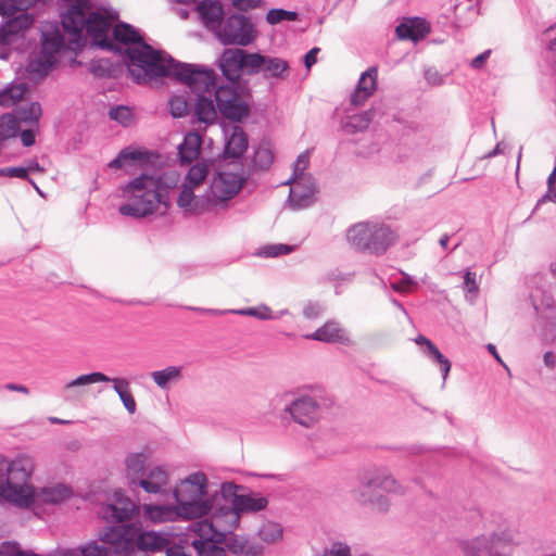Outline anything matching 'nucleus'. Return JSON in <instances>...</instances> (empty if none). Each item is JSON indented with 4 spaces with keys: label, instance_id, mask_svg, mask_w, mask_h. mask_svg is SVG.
<instances>
[{
    "label": "nucleus",
    "instance_id": "obj_23",
    "mask_svg": "<svg viewBox=\"0 0 556 556\" xmlns=\"http://www.w3.org/2000/svg\"><path fill=\"white\" fill-rule=\"evenodd\" d=\"M144 519L153 523L189 521L176 504H146L142 506Z\"/></svg>",
    "mask_w": 556,
    "mask_h": 556
},
{
    "label": "nucleus",
    "instance_id": "obj_33",
    "mask_svg": "<svg viewBox=\"0 0 556 556\" xmlns=\"http://www.w3.org/2000/svg\"><path fill=\"white\" fill-rule=\"evenodd\" d=\"M108 382L112 383L113 390L118 395L128 414L134 415L137 410V403L130 390V382L126 378L114 377Z\"/></svg>",
    "mask_w": 556,
    "mask_h": 556
},
{
    "label": "nucleus",
    "instance_id": "obj_42",
    "mask_svg": "<svg viewBox=\"0 0 556 556\" xmlns=\"http://www.w3.org/2000/svg\"><path fill=\"white\" fill-rule=\"evenodd\" d=\"M20 119L12 114L0 117V140L15 137L20 131Z\"/></svg>",
    "mask_w": 556,
    "mask_h": 556
},
{
    "label": "nucleus",
    "instance_id": "obj_58",
    "mask_svg": "<svg viewBox=\"0 0 556 556\" xmlns=\"http://www.w3.org/2000/svg\"><path fill=\"white\" fill-rule=\"evenodd\" d=\"M231 4L240 11H249L261 7L262 0H231Z\"/></svg>",
    "mask_w": 556,
    "mask_h": 556
},
{
    "label": "nucleus",
    "instance_id": "obj_28",
    "mask_svg": "<svg viewBox=\"0 0 556 556\" xmlns=\"http://www.w3.org/2000/svg\"><path fill=\"white\" fill-rule=\"evenodd\" d=\"M195 9L204 26L216 33L224 18L222 3L215 0H204L200 2Z\"/></svg>",
    "mask_w": 556,
    "mask_h": 556
},
{
    "label": "nucleus",
    "instance_id": "obj_11",
    "mask_svg": "<svg viewBox=\"0 0 556 556\" xmlns=\"http://www.w3.org/2000/svg\"><path fill=\"white\" fill-rule=\"evenodd\" d=\"M518 543L510 531L492 532L478 535L465 545L466 556H509L505 548Z\"/></svg>",
    "mask_w": 556,
    "mask_h": 556
},
{
    "label": "nucleus",
    "instance_id": "obj_64",
    "mask_svg": "<svg viewBox=\"0 0 556 556\" xmlns=\"http://www.w3.org/2000/svg\"><path fill=\"white\" fill-rule=\"evenodd\" d=\"M21 140L25 147H30L35 143V132L31 129H26L21 132Z\"/></svg>",
    "mask_w": 556,
    "mask_h": 556
},
{
    "label": "nucleus",
    "instance_id": "obj_62",
    "mask_svg": "<svg viewBox=\"0 0 556 556\" xmlns=\"http://www.w3.org/2000/svg\"><path fill=\"white\" fill-rule=\"evenodd\" d=\"M546 201L556 203V184L547 185V192L541 198L538 204Z\"/></svg>",
    "mask_w": 556,
    "mask_h": 556
},
{
    "label": "nucleus",
    "instance_id": "obj_50",
    "mask_svg": "<svg viewBox=\"0 0 556 556\" xmlns=\"http://www.w3.org/2000/svg\"><path fill=\"white\" fill-rule=\"evenodd\" d=\"M292 251L293 248L291 245L277 243L262 247L258 251V255L264 257H277L289 254Z\"/></svg>",
    "mask_w": 556,
    "mask_h": 556
},
{
    "label": "nucleus",
    "instance_id": "obj_31",
    "mask_svg": "<svg viewBox=\"0 0 556 556\" xmlns=\"http://www.w3.org/2000/svg\"><path fill=\"white\" fill-rule=\"evenodd\" d=\"M151 379L161 390H169L182 379L181 366H167L151 372Z\"/></svg>",
    "mask_w": 556,
    "mask_h": 556
},
{
    "label": "nucleus",
    "instance_id": "obj_38",
    "mask_svg": "<svg viewBox=\"0 0 556 556\" xmlns=\"http://www.w3.org/2000/svg\"><path fill=\"white\" fill-rule=\"evenodd\" d=\"M374 118V111L369 110L359 114L349 116L343 123V129L348 134H355L365 130Z\"/></svg>",
    "mask_w": 556,
    "mask_h": 556
},
{
    "label": "nucleus",
    "instance_id": "obj_10",
    "mask_svg": "<svg viewBox=\"0 0 556 556\" xmlns=\"http://www.w3.org/2000/svg\"><path fill=\"white\" fill-rule=\"evenodd\" d=\"M38 0H0V15L7 22L0 26V46L11 45L20 33L30 27L34 16L27 12Z\"/></svg>",
    "mask_w": 556,
    "mask_h": 556
},
{
    "label": "nucleus",
    "instance_id": "obj_43",
    "mask_svg": "<svg viewBox=\"0 0 556 556\" xmlns=\"http://www.w3.org/2000/svg\"><path fill=\"white\" fill-rule=\"evenodd\" d=\"M231 314L241 315V316H252L260 320H271L274 317V312L271 308L265 304H261L254 307H245L239 309H231Z\"/></svg>",
    "mask_w": 556,
    "mask_h": 556
},
{
    "label": "nucleus",
    "instance_id": "obj_36",
    "mask_svg": "<svg viewBox=\"0 0 556 556\" xmlns=\"http://www.w3.org/2000/svg\"><path fill=\"white\" fill-rule=\"evenodd\" d=\"M229 551L237 556H263V546L240 536H233L227 544Z\"/></svg>",
    "mask_w": 556,
    "mask_h": 556
},
{
    "label": "nucleus",
    "instance_id": "obj_2",
    "mask_svg": "<svg viewBox=\"0 0 556 556\" xmlns=\"http://www.w3.org/2000/svg\"><path fill=\"white\" fill-rule=\"evenodd\" d=\"M35 458L18 453L13 458L0 456V497L21 508L39 504H60L73 494L70 486L55 483L37 490L31 483Z\"/></svg>",
    "mask_w": 556,
    "mask_h": 556
},
{
    "label": "nucleus",
    "instance_id": "obj_54",
    "mask_svg": "<svg viewBox=\"0 0 556 556\" xmlns=\"http://www.w3.org/2000/svg\"><path fill=\"white\" fill-rule=\"evenodd\" d=\"M325 307L319 302H307L303 307V316L306 319H316L323 315Z\"/></svg>",
    "mask_w": 556,
    "mask_h": 556
},
{
    "label": "nucleus",
    "instance_id": "obj_16",
    "mask_svg": "<svg viewBox=\"0 0 556 556\" xmlns=\"http://www.w3.org/2000/svg\"><path fill=\"white\" fill-rule=\"evenodd\" d=\"M253 53L239 48L224 50L218 60L223 75L231 83H236L242 75L250 76V62Z\"/></svg>",
    "mask_w": 556,
    "mask_h": 556
},
{
    "label": "nucleus",
    "instance_id": "obj_57",
    "mask_svg": "<svg viewBox=\"0 0 556 556\" xmlns=\"http://www.w3.org/2000/svg\"><path fill=\"white\" fill-rule=\"evenodd\" d=\"M0 176L26 179L28 169L26 167H4L0 168Z\"/></svg>",
    "mask_w": 556,
    "mask_h": 556
},
{
    "label": "nucleus",
    "instance_id": "obj_35",
    "mask_svg": "<svg viewBox=\"0 0 556 556\" xmlns=\"http://www.w3.org/2000/svg\"><path fill=\"white\" fill-rule=\"evenodd\" d=\"M202 146L201 136L198 132H188L182 143L179 144V155L182 162L190 163L198 157Z\"/></svg>",
    "mask_w": 556,
    "mask_h": 556
},
{
    "label": "nucleus",
    "instance_id": "obj_20",
    "mask_svg": "<svg viewBox=\"0 0 556 556\" xmlns=\"http://www.w3.org/2000/svg\"><path fill=\"white\" fill-rule=\"evenodd\" d=\"M197 190L180 184L176 200L178 207L188 215H201L205 212H213L207 192L203 195H197Z\"/></svg>",
    "mask_w": 556,
    "mask_h": 556
},
{
    "label": "nucleus",
    "instance_id": "obj_18",
    "mask_svg": "<svg viewBox=\"0 0 556 556\" xmlns=\"http://www.w3.org/2000/svg\"><path fill=\"white\" fill-rule=\"evenodd\" d=\"M137 505L122 490H116L109 503L100 508V516L109 522L129 520L137 511Z\"/></svg>",
    "mask_w": 556,
    "mask_h": 556
},
{
    "label": "nucleus",
    "instance_id": "obj_46",
    "mask_svg": "<svg viewBox=\"0 0 556 556\" xmlns=\"http://www.w3.org/2000/svg\"><path fill=\"white\" fill-rule=\"evenodd\" d=\"M41 115V108L39 103L33 102L25 108H20L16 112V116L20 122L26 124H36Z\"/></svg>",
    "mask_w": 556,
    "mask_h": 556
},
{
    "label": "nucleus",
    "instance_id": "obj_26",
    "mask_svg": "<svg viewBox=\"0 0 556 556\" xmlns=\"http://www.w3.org/2000/svg\"><path fill=\"white\" fill-rule=\"evenodd\" d=\"M150 458V453L147 451L141 452H130L126 455L124 460L125 467V478L128 481L129 486H132L138 482L140 478H142L143 473L147 471L148 460Z\"/></svg>",
    "mask_w": 556,
    "mask_h": 556
},
{
    "label": "nucleus",
    "instance_id": "obj_52",
    "mask_svg": "<svg viewBox=\"0 0 556 556\" xmlns=\"http://www.w3.org/2000/svg\"><path fill=\"white\" fill-rule=\"evenodd\" d=\"M109 116L123 125H128L132 118V113L127 106H115L110 109Z\"/></svg>",
    "mask_w": 556,
    "mask_h": 556
},
{
    "label": "nucleus",
    "instance_id": "obj_45",
    "mask_svg": "<svg viewBox=\"0 0 556 556\" xmlns=\"http://www.w3.org/2000/svg\"><path fill=\"white\" fill-rule=\"evenodd\" d=\"M425 354L435 364L440 366V370L442 372L443 384L450 374L451 370V362L440 352V350L433 344L430 345L428 351H425Z\"/></svg>",
    "mask_w": 556,
    "mask_h": 556
},
{
    "label": "nucleus",
    "instance_id": "obj_34",
    "mask_svg": "<svg viewBox=\"0 0 556 556\" xmlns=\"http://www.w3.org/2000/svg\"><path fill=\"white\" fill-rule=\"evenodd\" d=\"M150 160L148 151L127 147L123 149L118 155L109 163L111 168H122L127 164L147 163Z\"/></svg>",
    "mask_w": 556,
    "mask_h": 556
},
{
    "label": "nucleus",
    "instance_id": "obj_59",
    "mask_svg": "<svg viewBox=\"0 0 556 556\" xmlns=\"http://www.w3.org/2000/svg\"><path fill=\"white\" fill-rule=\"evenodd\" d=\"M117 556H147L146 552L138 549L137 545H132L131 548H119L117 545H112Z\"/></svg>",
    "mask_w": 556,
    "mask_h": 556
},
{
    "label": "nucleus",
    "instance_id": "obj_29",
    "mask_svg": "<svg viewBox=\"0 0 556 556\" xmlns=\"http://www.w3.org/2000/svg\"><path fill=\"white\" fill-rule=\"evenodd\" d=\"M396 35L400 39L419 41L430 33V26L421 17L405 18L396 26Z\"/></svg>",
    "mask_w": 556,
    "mask_h": 556
},
{
    "label": "nucleus",
    "instance_id": "obj_27",
    "mask_svg": "<svg viewBox=\"0 0 556 556\" xmlns=\"http://www.w3.org/2000/svg\"><path fill=\"white\" fill-rule=\"evenodd\" d=\"M304 338L325 343H348L350 341L345 329L336 320H328L313 333L305 334Z\"/></svg>",
    "mask_w": 556,
    "mask_h": 556
},
{
    "label": "nucleus",
    "instance_id": "obj_13",
    "mask_svg": "<svg viewBox=\"0 0 556 556\" xmlns=\"http://www.w3.org/2000/svg\"><path fill=\"white\" fill-rule=\"evenodd\" d=\"M40 54L31 59L27 70L42 77L56 64L58 54L64 48L63 37L58 27L51 31H42Z\"/></svg>",
    "mask_w": 556,
    "mask_h": 556
},
{
    "label": "nucleus",
    "instance_id": "obj_5",
    "mask_svg": "<svg viewBox=\"0 0 556 556\" xmlns=\"http://www.w3.org/2000/svg\"><path fill=\"white\" fill-rule=\"evenodd\" d=\"M173 497L187 519L206 517L214 508L215 495H208V478L195 471L180 479L173 489Z\"/></svg>",
    "mask_w": 556,
    "mask_h": 556
},
{
    "label": "nucleus",
    "instance_id": "obj_24",
    "mask_svg": "<svg viewBox=\"0 0 556 556\" xmlns=\"http://www.w3.org/2000/svg\"><path fill=\"white\" fill-rule=\"evenodd\" d=\"M225 136V155L228 157H240L248 149V137L241 126L236 124L226 125L223 128Z\"/></svg>",
    "mask_w": 556,
    "mask_h": 556
},
{
    "label": "nucleus",
    "instance_id": "obj_44",
    "mask_svg": "<svg viewBox=\"0 0 556 556\" xmlns=\"http://www.w3.org/2000/svg\"><path fill=\"white\" fill-rule=\"evenodd\" d=\"M273 161L271 149L267 144H262L255 150L252 164L254 168L263 170L269 168Z\"/></svg>",
    "mask_w": 556,
    "mask_h": 556
},
{
    "label": "nucleus",
    "instance_id": "obj_61",
    "mask_svg": "<svg viewBox=\"0 0 556 556\" xmlns=\"http://www.w3.org/2000/svg\"><path fill=\"white\" fill-rule=\"evenodd\" d=\"M490 54H491V50H485L482 53H480L479 55H477L475 59L471 60V63H470L471 67L475 70L482 68V66L484 65L486 60L490 58Z\"/></svg>",
    "mask_w": 556,
    "mask_h": 556
},
{
    "label": "nucleus",
    "instance_id": "obj_40",
    "mask_svg": "<svg viewBox=\"0 0 556 556\" xmlns=\"http://www.w3.org/2000/svg\"><path fill=\"white\" fill-rule=\"evenodd\" d=\"M27 87L24 83L13 84L0 91V104L3 106L14 105L25 94Z\"/></svg>",
    "mask_w": 556,
    "mask_h": 556
},
{
    "label": "nucleus",
    "instance_id": "obj_55",
    "mask_svg": "<svg viewBox=\"0 0 556 556\" xmlns=\"http://www.w3.org/2000/svg\"><path fill=\"white\" fill-rule=\"evenodd\" d=\"M323 556H351V549L345 543L334 542L324 552Z\"/></svg>",
    "mask_w": 556,
    "mask_h": 556
},
{
    "label": "nucleus",
    "instance_id": "obj_53",
    "mask_svg": "<svg viewBox=\"0 0 556 556\" xmlns=\"http://www.w3.org/2000/svg\"><path fill=\"white\" fill-rule=\"evenodd\" d=\"M417 286V282L407 274L402 273V279L400 281L391 282V288L400 293H407Z\"/></svg>",
    "mask_w": 556,
    "mask_h": 556
},
{
    "label": "nucleus",
    "instance_id": "obj_1",
    "mask_svg": "<svg viewBox=\"0 0 556 556\" xmlns=\"http://www.w3.org/2000/svg\"><path fill=\"white\" fill-rule=\"evenodd\" d=\"M116 41L128 45L127 66L130 76L138 84L160 77H175L187 85L198 96L210 92L215 87V73L203 66L176 62L168 54L154 50L142 41L137 29L126 23L113 29Z\"/></svg>",
    "mask_w": 556,
    "mask_h": 556
},
{
    "label": "nucleus",
    "instance_id": "obj_4",
    "mask_svg": "<svg viewBox=\"0 0 556 556\" xmlns=\"http://www.w3.org/2000/svg\"><path fill=\"white\" fill-rule=\"evenodd\" d=\"M207 516L210 519L191 525L190 531L195 535L192 546L199 556H227L220 544L238 528L240 516L232 506H217L215 502Z\"/></svg>",
    "mask_w": 556,
    "mask_h": 556
},
{
    "label": "nucleus",
    "instance_id": "obj_49",
    "mask_svg": "<svg viewBox=\"0 0 556 556\" xmlns=\"http://www.w3.org/2000/svg\"><path fill=\"white\" fill-rule=\"evenodd\" d=\"M298 14L293 11H287L283 9H270L266 14V21L270 25H276L282 21H295Z\"/></svg>",
    "mask_w": 556,
    "mask_h": 556
},
{
    "label": "nucleus",
    "instance_id": "obj_15",
    "mask_svg": "<svg viewBox=\"0 0 556 556\" xmlns=\"http://www.w3.org/2000/svg\"><path fill=\"white\" fill-rule=\"evenodd\" d=\"M291 418L299 425L309 428L323 416L320 400L311 393L299 394L286 407Z\"/></svg>",
    "mask_w": 556,
    "mask_h": 556
},
{
    "label": "nucleus",
    "instance_id": "obj_39",
    "mask_svg": "<svg viewBox=\"0 0 556 556\" xmlns=\"http://www.w3.org/2000/svg\"><path fill=\"white\" fill-rule=\"evenodd\" d=\"M207 176V167L204 164L197 163L191 166L186 174L182 185L199 189Z\"/></svg>",
    "mask_w": 556,
    "mask_h": 556
},
{
    "label": "nucleus",
    "instance_id": "obj_60",
    "mask_svg": "<svg viewBox=\"0 0 556 556\" xmlns=\"http://www.w3.org/2000/svg\"><path fill=\"white\" fill-rule=\"evenodd\" d=\"M425 79L431 84V85H441L443 83V77L442 75L435 71V70H431V68H428L427 71H425Z\"/></svg>",
    "mask_w": 556,
    "mask_h": 556
},
{
    "label": "nucleus",
    "instance_id": "obj_19",
    "mask_svg": "<svg viewBox=\"0 0 556 556\" xmlns=\"http://www.w3.org/2000/svg\"><path fill=\"white\" fill-rule=\"evenodd\" d=\"M288 184L291 185L289 205L293 210L306 208L315 202L317 189L313 177L289 179Z\"/></svg>",
    "mask_w": 556,
    "mask_h": 556
},
{
    "label": "nucleus",
    "instance_id": "obj_32",
    "mask_svg": "<svg viewBox=\"0 0 556 556\" xmlns=\"http://www.w3.org/2000/svg\"><path fill=\"white\" fill-rule=\"evenodd\" d=\"M105 544L108 545V543ZM59 556H117V554L111 544L105 546L98 542H89L76 549H64L60 552Z\"/></svg>",
    "mask_w": 556,
    "mask_h": 556
},
{
    "label": "nucleus",
    "instance_id": "obj_51",
    "mask_svg": "<svg viewBox=\"0 0 556 556\" xmlns=\"http://www.w3.org/2000/svg\"><path fill=\"white\" fill-rule=\"evenodd\" d=\"M309 164V153L307 151L301 153L293 165V174L290 179H298L301 177H312V175L306 174L305 170Z\"/></svg>",
    "mask_w": 556,
    "mask_h": 556
},
{
    "label": "nucleus",
    "instance_id": "obj_8",
    "mask_svg": "<svg viewBox=\"0 0 556 556\" xmlns=\"http://www.w3.org/2000/svg\"><path fill=\"white\" fill-rule=\"evenodd\" d=\"M394 231L381 222H362L346 231L348 242L359 251L383 254L395 241Z\"/></svg>",
    "mask_w": 556,
    "mask_h": 556
},
{
    "label": "nucleus",
    "instance_id": "obj_25",
    "mask_svg": "<svg viewBox=\"0 0 556 556\" xmlns=\"http://www.w3.org/2000/svg\"><path fill=\"white\" fill-rule=\"evenodd\" d=\"M378 81V70L372 66L362 73L354 92L351 94V104L363 105L376 91Z\"/></svg>",
    "mask_w": 556,
    "mask_h": 556
},
{
    "label": "nucleus",
    "instance_id": "obj_63",
    "mask_svg": "<svg viewBox=\"0 0 556 556\" xmlns=\"http://www.w3.org/2000/svg\"><path fill=\"white\" fill-rule=\"evenodd\" d=\"M319 49L318 48H313L311 49L304 56V63H305V66L307 70H309L317 61V53H318Z\"/></svg>",
    "mask_w": 556,
    "mask_h": 556
},
{
    "label": "nucleus",
    "instance_id": "obj_30",
    "mask_svg": "<svg viewBox=\"0 0 556 556\" xmlns=\"http://www.w3.org/2000/svg\"><path fill=\"white\" fill-rule=\"evenodd\" d=\"M267 505V497L254 492L241 494L240 496L232 498V507L240 517L241 514L244 513H257L264 510Z\"/></svg>",
    "mask_w": 556,
    "mask_h": 556
},
{
    "label": "nucleus",
    "instance_id": "obj_17",
    "mask_svg": "<svg viewBox=\"0 0 556 556\" xmlns=\"http://www.w3.org/2000/svg\"><path fill=\"white\" fill-rule=\"evenodd\" d=\"M250 76L262 74L267 79L285 80L290 73L289 62L278 56L254 52L251 56Z\"/></svg>",
    "mask_w": 556,
    "mask_h": 556
},
{
    "label": "nucleus",
    "instance_id": "obj_7",
    "mask_svg": "<svg viewBox=\"0 0 556 556\" xmlns=\"http://www.w3.org/2000/svg\"><path fill=\"white\" fill-rule=\"evenodd\" d=\"M378 490L396 495H404L407 491V486L397 481L387 470L378 469L358 488L353 489L351 494L353 500L362 505L369 506L378 511H388L390 501L386 495L379 493Z\"/></svg>",
    "mask_w": 556,
    "mask_h": 556
},
{
    "label": "nucleus",
    "instance_id": "obj_6",
    "mask_svg": "<svg viewBox=\"0 0 556 556\" xmlns=\"http://www.w3.org/2000/svg\"><path fill=\"white\" fill-rule=\"evenodd\" d=\"M99 538L102 543L117 545L119 548H131L137 545L138 549L147 552H159L169 545V538L165 533L155 531H141L136 525H114L104 528Z\"/></svg>",
    "mask_w": 556,
    "mask_h": 556
},
{
    "label": "nucleus",
    "instance_id": "obj_9",
    "mask_svg": "<svg viewBox=\"0 0 556 556\" xmlns=\"http://www.w3.org/2000/svg\"><path fill=\"white\" fill-rule=\"evenodd\" d=\"M248 180L242 167L236 169L225 168L218 172L211 180L206 190L212 210H226L230 201L242 190Z\"/></svg>",
    "mask_w": 556,
    "mask_h": 556
},
{
    "label": "nucleus",
    "instance_id": "obj_37",
    "mask_svg": "<svg viewBox=\"0 0 556 556\" xmlns=\"http://www.w3.org/2000/svg\"><path fill=\"white\" fill-rule=\"evenodd\" d=\"M194 113L199 122L204 124L213 123L216 117V106L211 98L205 94L198 96L195 101Z\"/></svg>",
    "mask_w": 556,
    "mask_h": 556
},
{
    "label": "nucleus",
    "instance_id": "obj_56",
    "mask_svg": "<svg viewBox=\"0 0 556 556\" xmlns=\"http://www.w3.org/2000/svg\"><path fill=\"white\" fill-rule=\"evenodd\" d=\"M241 486L233 483V482H223L220 484V494L225 500H229L232 503V498L236 496H240L241 494H238L237 491Z\"/></svg>",
    "mask_w": 556,
    "mask_h": 556
},
{
    "label": "nucleus",
    "instance_id": "obj_47",
    "mask_svg": "<svg viewBox=\"0 0 556 556\" xmlns=\"http://www.w3.org/2000/svg\"><path fill=\"white\" fill-rule=\"evenodd\" d=\"M170 114L178 118L184 117L189 113L190 103L185 96H174L169 99Z\"/></svg>",
    "mask_w": 556,
    "mask_h": 556
},
{
    "label": "nucleus",
    "instance_id": "obj_3",
    "mask_svg": "<svg viewBox=\"0 0 556 556\" xmlns=\"http://www.w3.org/2000/svg\"><path fill=\"white\" fill-rule=\"evenodd\" d=\"M179 181L180 175L176 170L157 175L141 174L122 187L125 202L118 207V212L134 218L164 213L169 207L172 193Z\"/></svg>",
    "mask_w": 556,
    "mask_h": 556
},
{
    "label": "nucleus",
    "instance_id": "obj_14",
    "mask_svg": "<svg viewBox=\"0 0 556 556\" xmlns=\"http://www.w3.org/2000/svg\"><path fill=\"white\" fill-rule=\"evenodd\" d=\"M214 96L216 108L225 118L240 122L249 115V106L235 83L219 86Z\"/></svg>",
    "mask_w": 556,
    "mask_h": 556
},
{
    "label": "nucleus",
    "instance_id": "obj_22",
    "mask_svg": "<svg viewBox=\"0 0 556 556\" xmlns=\"http://www.w3.org/2000/svg\"><path fill=\"white\" fill-rule=\"evenodd\" d=\"M111 380V377L100 371L80 375L68 381L61 390L63 399L67 402L79 401L87 393L90 384Z\"/></svg>",
    "mask_w": 556,
    "mask_h": 556
},
{
    "label": "nucleus",
    "instance_id": "obj_48",
    "mask_svg": "<svg viewBox=\"0 0 556 556\" xmlns=\"http://www.w3.org/2000/svg\"><path fill=\"white\" fill-rule=\"evenodd\" d=\"M464 289L466 291V299L473 302L479 292V285L477 282V275L473 271L465 270L464 273Z\"/></svg>",
    "mask_w": 556,
    "mask_h": 556
},
{
    "label": "nucleus",
    "instance_id": "obj_21",
    "mask_svg": "<svg viewBox=\"0 0 556 556\" xmlns=\"http://www.w3.org/2000/svg\"><path fill=\"white\" fill-rule=\"evenodd\" d=\"M169 482V470L164 465L152 464L148 466L142 478L132 486V490L141 488L150 494H162Z\"/></svg>",
    "mask_w": 556,
    "mask_h": 556
},
{
    "label": "nucleus",
    "instance_id": "obj_41",
    "mask_svg": "<svg viewBox=\"0 0 556 556\" xmlns=\"http://www.w3.org/2000/svg\"><path fill=\"white\" fill-rule=\"evenodd\" d=\"M257 534L263 542L273 544L282 539L283 531L279 523L267 521L261 526Z\"/></svg>",
    "mask_w": 556,
    "mask_h": 556
},
{
    "label": "nucleus",
    "instance_id": "obj_12",
    "mask_svg": "<svg viewBox=\"0 0 556 556\" xmlns=\"http://www.w3.org/2000/svg\"><path fill=\"white\" fill-rule=\"evenodd\" d=\"M215 35L224 45L245 47L255 40L257 30L251 17L232 14L222 23Z\"/></svg>",
    "mask_w": 556,
    "mask_h": 556
}]
</instances>
